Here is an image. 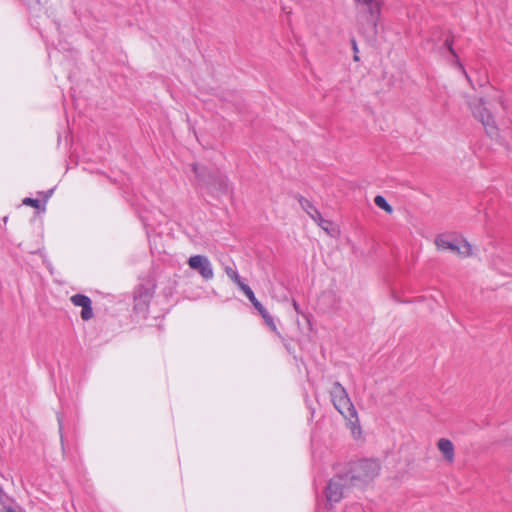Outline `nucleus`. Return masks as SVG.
I'll return each mask as SVG.
<instances>
[{"label":"nucleus","instance_id":"obj_4","mask_svg":"<svg viewBox=\"0 0 512 512\" xmlns=\"http://www.w3.org/2000/svg\"><path fill=\"white\" fill-rule=\"evenodd\" d=\"M194 173L198 178L199 185L206 187L211 192H226L228 189L225 177L208 172L205 167L194 165Z\"/></svg>","mask_w":512,"mask_h":512},{"label":"nucleus","instance_id":"obj_23","mask_svg":"<svg viewBox=\"0 0 512 512\" xmlns=\"http://www.w3.org/2000/svg\"><path fill=\"white\" fill-rule=\"evenodd\" d=\"M7 512H16V511L13 509H8Z\"/></svg>","mask_w":512,"mask_h":512},{"label":"nucleus","instance_id":"obj_5","mask_svg":"<svg viewBox=\"0 0 512 512\" xmlns=\"http://www.w3.org/2000/svg\"><path fill=\"white\" fill-rule=\"evenodd\" d=\"M471 108L474 117L482 123L487 134L491 137L497 136L498 128L488 104L482 99H478L475 103L471 104Z\"/></svg>","mask_w":512,"mask_h":512},{"label":"nucleus","instance_id":"obj_18","mask_svg":"<svg viewBox=\"0 0 512 512\" xmlns=\"http://www.w3.org/2000/svg\"><path fill=\"white\" fill-rule=\"evenodd\" d=\"M446 46H447V48L449 49V51L451 52V54H453V56L457 57V56L455 55V52H454L453 48H452V44H451V42H449V40H446ZM456 61H457V65H458V67H459V68L461 69V71L464 73V75L466 76V78H468V75H467L466 71L464 70V67L462 66V64L459 62L458 58H456Z\"/></svg>","mask_w":512,"mask_h":512},{"label":"nucleus","instance_id":"obj_19","mask_svg":"<svg viewBox=\"0 0 512 512\" xmlns=\"http://www.w3.org/2000/svg\"><path fill=\"white\" fill-rule=\"evenodd\" d=\"M252 304L258 310L260 315H262L265 312H267V310L263 307V305L257 299L255 301H253Z\"/></svg>","mask_w":512,"mask_h":512},{"label":"nucleus","instance_id":"obj_12","mask_svg":"<svg viewBox=\"0 0 512 512\" xmlns=\"http://www.w3.org/2000/svg\"><path fill=\"white\" fill-rule=\"evenodd\" d=\"M319 227H321L328 235L336 237L339 234L338 227L329 220L324 219L320 216V219L315 221Z\"/></svg>","mask_w":512,"mask_h":512},{"label":"nucleus","instance_id":"obj_17","mask_svg":"<svg viewBox=\"0 0 512 512\" xmlns=\"http://www.w3.org/2000/svg\"><path fill=\"white\" fill-rule=\"evenodd\" d=\"M23 204L24 205H27V206H31V207H34L36 209H42V210H45V207L41 205L40 201L37 200V199H33V198H25L23 200Z\"/></svg>","mask_w":512,"mask_h":512},{"label":"nucleus","instance_id":"obj_13","mask_svg":"<svg viewBox=\"0 0 512 512\" xmlns=\"http://www.w3.org/2000/svg\"><path fill=\"white\" fill-rule=\"evenodd\" d=\"M224 271L227 275V277L233 281L237 286H239L243 281L241 277L239 276L237 270L232 266H225Z\"/></svg>","mask_w":512,"mask_h":512},{"label":"nucleus","instance_id":"obj_8","mask_svg":"<svg viewBox=\"0 0 512 512\" xmlns=\"http://www.w3.org/2000/svg\"><path fill=\"white\" fill-rule=\"evenodd\" d=\"M348 482H350L348 475H339L332 478L326 489L327 501L331 504L339 502L348 489Z\"/></svg>","mask_w":512,"mask_h":512},{"label":"nucleus","instance_id":"obj_15","mask_svg":"<svg viewBox=\"0 0 512 512\" xmlns=\"http://www.w3.org/2000/svg\"><path fill=\"white\" fill-rule=\"evenodd\" d=\"M374 203L376 206L385 210L386 212H388V213L392 212V207L388 204V202L386 201V199L383 196H380V195L376 196L374 199Z\"/></svg>","mask_w":512,"mask_h":512},{"label":"nucleus","instance_id":"obj_16","mask_svg":"<svg viewBox=\"0 0 512 512\" xmlns=\"http://www.w3.org/2000/svg\"><path fill=\"white\" fill-rule=\"evenodd\" d=\"M238 287L245 294V296L250 300L251 303L257 299L255 297L252 289L244 282H242Z\"/></svg>","mask_w":512,"mask_h":512},{"label":"nucleus","instance_id":"obj_6","mask_svg":"<svg viewBox=\"0 0 512 512\" xmlns=\"http://www.w3.org/2000/svg\"><path fill=\"white\" fill-rule=\"evenodd\" d=\"M435 244L438 249L448 250L462 257L470 256L472 247L465 239L454 238L447 235H440L436 238Z\"/></svg>","mask_w":512,"mask_h":512},{"label":"nucleus","instance_id":"obj_14","mask_svg":"<svg viewBox=\"0 0 512 512\" xmlns=\"http://www.w3.org/2000/svg\"><path fill=\"white\" fill-rule=\"evenodd\" d=\"M262 318L264 319L266 325L273 331L276 333V335L281 338L282 341H284V338L281 336L280 332L277 330V327H276V324L274 322V319L273 317L267 312H265L264 314L261 315Z\"/></svg>","mask_w":512,"mask_h":512},{"label":"nucleus","instance_id":"obj_9","mask_svg":"<svg viewBox=\"0 0 512 512\" xmlns=\"http://www.w3.org/2000/svg\"><path fill=\"white\" fill-rule=\"evenodd\" d=\"M70 300L75 306L82 308L81 318L84 321L90 320L93 317L92 302L89 297L83 294H75Z\"/></svg>","mask_w":512,"mask_h":512},{"label":"nucleus","instance_id":"obj_22","mask_svg":"<svg viewBox=\"0 0 512 512\" xmlns=\"http://www.w3.org/2000/svg\"><path fill=\"white\" fill-rule=\"evenodd\" d=\"M293 306H294V308H295L296 310L298 309V305H297V303H296V302H294V303H293Z\"/></svg>","mask_w":512,"mask_h":512},{"label":"nucleus","instance_id":"obj_10","mask_svg":"<svg viewBox=\"0 0 512 512\" xmlns=\"http://www.w3.org/2000/svg\"><path fill=\"white\" fill-rule=\"evenodd\" d=\"M437 448L448 463H453L455 459V449L453 443L447 438H440L437 442Z\"/></svg>","mask_w":512,"mask_h":512},{"label":"nucleus","instance_id":"obj_3","mask_svg":"<svg viewBox=\"0 0 512 512\" xmlns=\"http://www.w3.org/2000/svg\"><path fill=\"white\" fill-rule=\"evenodd\" d=\"M380 470L379 462L372 459H364L355 462L349 472V481L352 485H362L375 478Z\"/></svg>","mask_w":512,"mask_h":512},{"label":"nucleus","instance_id":"obj_20","mask_svg":"<svg viewBox=\"0 0 512 512\" xmlns=\"http://www.w3.org/2000/svg\"><path fill=\"white\" fill-rule=\"evenodd\" d=\"M352 47H353L354 52L357 53L358 52V47H357V44H356L355 40H352Z\"/></svg>","mask_w":512,"mask_h":512},{"label":"nucleus","instance_id":"obj_1","mask_svg":"<svg viewBox=\"0 0 512 512\" xmlns=\"http://www.w3.org/2000/svg\"><path fill=\"white\" fill-rule=\"evenodd\" d=\"M330 396L336 410L348 421L354 437H358L361 433L358 416L346 389L335 382L331 387Z\"/></svg>","mask_w":512,"mask_h":512},{"label":"nucleus","instance_id":"obj_7","mask_svg":"<svg viewBox=\"0 0 512 512\" xmlns=\"http://www.w3.org/2000/svg\"><path fill=\"white\" fill-rule=\"evenodd\" d=\"M187 265L204 281H210L214 278L213 264L206 255L195 254L190 256L187 259Z\"/></svg>","mask_w":512,"mask_h":512},{"label":"nucleus","instance_id":"obj_21","mask_svg":"<svg viewBox=\"0 0 512 512\" xmlns=\"http://www.w3.org/2000/svg\"><path fill=\"white\" fill-rule=\"evenodd\" d=\"M52 193H53V189L46 192V194H45L46 200L51 197Z\"/></svg>","mask_w":512,"mask_h":512},{"label":"nucleus","instance_id":"obj_2","mask_svg":"<svg viewBox=\"0 0 512 512\" xmlns=\"http://www.w3.org/2000/svg\"><path fill=\"white\" fill-rule=\"evenodd\" d=\"M359 8L357 23L363 32L376 33L381 13V0H356Z\"/></svg>","mask_w":512,"mask_h":512},{"label":"nucleus","instance_id":"obj_11","mask_svg":"<svg viewBox=\"0 0 512 512\" xmlns=\"http://www.w3.org/2000/svg\"><path fill=\"white\" fill-rule=\"evenodd\" d=\"M299 204L301 208L310 216V218L314 221L317 219H320V212L317 210V208L307 199L301 197L299 199Z\"/></svg>","mask_w":512,"mask_h":512}]
</instances>
